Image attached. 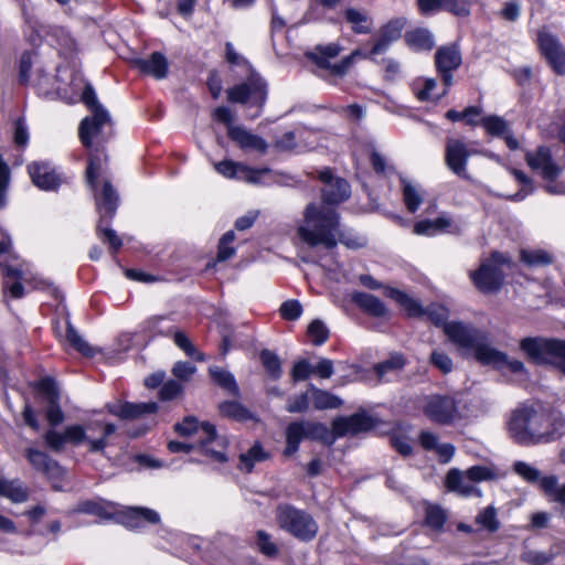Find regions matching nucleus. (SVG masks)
Here are the masks:
<instances>
[{
    "label": "nucleus",
    "instance_id": "f257e3e1",
    "mask_svg": "<svg viewBox=\"0 0 565 565\" xmlns=\"http://www.w3.org/2000/svg\"><path fill=\"white\" fill-rule=\"evenodd\" d=\"M339 215L334 209L308 204L303 212V222L298 227V236L311 247L322 245L328 249L337 246L338 241L349 248L365 245L363 237L340 233Z\"/></svg>",
    "mask_w": 565,
    "mask_h": 565
},
{
    "label": "nucleus",
    "instance_id": "f03ea898",
    "mask_svg": "<svg viewBox=\"0 0 565 565\" xmlns=\"http://www.w3.org/2000/svg\"><path fill=\"white\" fill-rule=\"evenodd\" d=\"M116 430L111 423L89 422L83 425H68L63 431L50 429L44 434L46 446L53 451H61L66 444L79 446L87 444L89 451H103L107 447V438Z\"/></svg>",
    "mask_w": 565,
    "mask_h": 565
},
{
    "label": "nucleus",
    "instance_id": "7ed1b4c3",
    "mask_svg": "<svg viewBox=\"0 0 565 565\" xmlns=\"http://www.w3.org/2000/svg\"><path fill=\"white\" fill-rule=\"evenodd\" d=\"M445 333L463 354L472 355L481 364L500 363L504 359L503 352L489 343L488 334L471 324L448 322Z\"/></svg>",
    "mask_w": 565,
    "mask_h": 565
},
{
    "label": "nucleus",
    "instance_id": "20e7f679",
    "mask_svg": "<svg viewBox=\"0 0 565 565\" xmlns=\"http://www.w3.org/2000/svg\"><path fill=\"white\" fill-rule=\"evenodd\" d=\"M550 423L547 413L533 407H521L513 412L508 427L511 438L519 445L531 446L548 443L546 424Z\"/></svg>",
    "mask_w": 565,
    "mask_h": 565
},
{
    "label": "nucleus",
    "instance_id": "39448f33",
    "mask_svg": "<svg viewBox=\"0 0 565 565\" xmlns=\"http://www.w3.org/2000/svg\"><path fill=\"white\" fill-rule=\"evenodd\" d=\"M341 51L342 47L335 43L318 45L311 52L307 53V57L313 63V72L319 77L331 84H337L339 79L347 75L358 57H366L361 50H354L342 60L334 61Z\"/></svg>",
    "mask_w": 565,
    "mask_h": 565
},
{
    "label": "nucleus",
    "instance_id": "423d86ee",
    "mask_svg": "<svg viewBox=\"0 0 565 565\" xmlns=\"http://www.w3.org/2000/svg\"><path fill=\"white\" fill-rule=\"evenodd\" d=\"M78 136L83 146L102 163L103 146L113 136V121L107 110H98L85 117L78 128Z\"/></svg>",
    "mask_w": 565,
    "mask_h": 565
},
{
    "label": "nucleus",
    "instance_id": "0eeeda50",
    "mask_svg": "<svg viewBox=\"0 0 565 565\" xmlns=\"http://www.w3.org/2000/svg\"><path fill=\"white\" fill-rule=\"evenodd\" d=\"M86 179L94 192L100 222L111 220L116 214L119 196L110 181L103 177L102 163H96L94 156H92L86 169Z\"/></svg>",
    "mask_w": 565,
    "mask_h": 565
},
{
    "label": "nucleus",
    "instance_id": "6e6552de",
    "mask_svg": "<svg viewBox=\"0 0 565 565\" xmlns=\"http://www.w3.org/2000/svg\"><path fill=\"white\" fill-rule=\"evenodd\" d=\"M174 428L181 436H198L203 451L214 461H226L225 449L227 443L223 437L217 436L213 424L206 422L200 424L195 417L190 416L178 423Z\"/></svg>",
    "mask_w": 565,
    "mask_h": 565
},
{
    "label": "nucleus",
    "instance_id": "1a4fd4ad",
    "mask_svg": "<svg viewBox=\"0 0 565 565\" xmlns=\"http://www.w3.org/2000/svg\"><path fill=\"white\" fill-rule=\"evenodd\" d=\"M527 166L546 181L545 190L551 194H564L565 184L555 182L565 170V163L554 160L550 148L541 146L525 153Z\"/></svg>",
    "mask_w": 565,
    "mask_h": 565
},
{
    "label": "nucleus",
    "instance_id": "9d476101",
    "mask_svg": "<svg viewBox=\"0 0 565 565\" xmlns=\"http://www.w3.org/2000/svg\"><path fill=\"white\" fill-rule=\"evenodd\" d=\"M521 350L537 364H553L565 375V341L547 338H524Z\"/></svg>",
    "mask_w": 565,
    "mask_h": 565
},
{
    "label": "nucleus",
    "instance_id": "9b49d317",
    "mask_svg": "<svg viewBox=\"0 0 565 565\" xmlns=\"http://www.w3.org/2000/svg\"><path fill=\"white\" fill-rule=\"evenodd\" d=\"M511 266V259L499 252H493L489 258L481 262L480 267L470 271L473 285L483 294L498 291L504 279V267Z\"/></svg>",
    "mask_w": 565,
    "mask_h": 565
},
{
    "label": "nucleus",
    "instance_id": "f8f14e48",
    "mask_svg": "<svg viewBox=\"0 0 565 565\" xmlns=\"http://www.w3.org/2000/svg\"><path fill=\"white\" fill-rule=\"evenodd\" d=\"M276 521L279 527L300 541H311L318 533V524L306 511L289 504H280L276 509Z\"/></svg>",
    "mask_w": 565,
    "mask_h": 565
},
{
    "label": "nucleus",
    "instance_id": "ddd939ff",
    "mask_svg": "<svg viewBox=\"0 0 565 565\" xmlns=\"http://www.w3.org/2000/svg\"><path fill=\"white\" fill-rule=\"evenodd\" d=\"M539 52L557 75H565V47L559 39L545 26L536 32Z\"/></svg>",
    "mask_w": 565,
    "mask_h": 565
},
{
    "label": "nucleus",
    "instance_id": "4468645a",
    "mask_svg": "<svg viewBox=\"0 0 565 565\" xmlns=\"http://www.w3.org/2000/svg\"><path fill=\"white\" fill-rule=\"evenodd\" d=\"M266 96L267 85L258 75H250L246 82L227 89V100L231 103H252L262 106Z\"/></svg>",
    "mask_w": 565,
    "mask_h": 565
},
{
    "label": "nucleus",
    "instance_id": "2eb2a0df",
    "mask_svg": "<svg viewBox=\"0 0 565 565\" xmlns=\"http://www.w3.org/2000/svg\"><path fill=\"white\" fill-rule=\"evenodd\" d=\"M461 63V52L456 44L444 45L436 51L435 66L445 85L443 95H445L452 85V73L460 67Z\"/></svg>",
    "mask_w": 565,
    "mask_h": 565
},
{
    "label": "nucleus",
    "instance_id": "dca6fc26",
    "mask_svg": "<svg viewBox=\"0 0 565 565\" xmlns=\"http://www.w3.org/2000/svg\"><path fill=\"white\" fill-rule=\"evenodd\" d=\"M472 151L467 145L457 138H448L445 147V162L448 169L456 175L469 180L470 175L467 171V163Z\"/></svg>",
    "mask_w": 565,
    "mask_h": 565
},
{
    "label": "nucleus",
    "instance_id": "f3484780",
    "mask_svg": "<svg viewBox=\"0 0 565 565\" xmlns=\"http://www.w3.org/2000/svg\"><path fill=\"white\" fill-rule=\"evenodd\" d=\"M217 173L227 179H237L248 183L258 184L270 171L267 168L254 169L233 160H223L214 163Z\"/></svg>",
    "mask_w": 565,
    "mask_h": 565
},
{
    "label": "nucleus",
    "instance_id": "a211bd4d",
    "mask_svg": "<svg viewBox=\"0 0 565 565\" xmlns=\"http://www.w3.org/2000/svg\"><path fill=\"white\" fill-rule=\"evenodd\" d=\"M375 427L373 417L365 413H356L348 417H339L332 424L333 434L338 437L356 435Z\"/></svg>",
    "mask_w": 565,
    "mask_h": 565
},
{
    "label": "nucleus",
    "instance_id": "6ab92c4d",
    "mask_svg": "<svg viewBox=\"0 0 565 565\" xmlns=\"http://www.w3.org/2000/svg\"><path fill=\"white\" fill-rule=\"evenodd\" d=\"M319 179L324 183L322 189L323 201L328 204H339L350 196V185L341 178H333L330 169H323Z\"/></svg>",
    "mask_w": 565,
    "mask_h": 565
},
{
    "label": "nucleus",
    "instance_id": "aec40b11",
    "mask_svg": "<svg viewBox=\"0 0 565 565\" xmlns=\"http://www.w3.org/2000/svg\"><path fill=\"white\" fill-rule=\"evenodd\" d=\"M107 411L121 419H137L147 415H152L158 411L154 402L148 403H129L116 401L106 405Z\"/></svg>",
    "mask_w": 565,
    "mask_h": 565
},
{
    "label": "nucleus",
    "instance_id": "412c9836",
    "mask_svg": "<svg viewBox=\"0 0 565 565\" xmlns=\"http://www.w3.org/2000/svg\"><path fill=\"white\" fill-rule=\"evenodd\" d=\"M424 412L433 422L439 424H449L457 415L455 401L447 396L430 397Z\"/></svg>",
    "mask_w": 565,
    "mask_h": 565
},
{
    "label": "nucleus",
    "instance_id": "4be33fe9",
    "mask_svg": "<svg viewBox=\"0 0 565 565\" xmlns=\"http://www.w3.org/2000/svg\"><path fill=\"white\" fill-rule=\"evenodd\" d=\"M33 183L42 190H55L61 184V178L49 162L34 161L28 166Z\"/></svg>",
    "mask_w": 565,
    "mask_h": 565
},
{
    "label": "nucleus",
    "instance_id": "5701e85b",
    "mask_svg": "<svg viewBox=\"0 0 565 565\" xmlns=\"http://www.w3.org/2000/svg\"><path fill=\"white\" fill-rule=\"evenodd\" d=\"M132 64L139 72L156 79H163L169 73L168 58L160 52H153L147 57L135 58Z\"/></svg>",
    "mask_w": 565,
    "mask_h": 565
},
{
    "label": "nucleus",
    "instance_id": "b1692460",
    "mask_svg": "<svg viewBox=\"0 0 565 565\" xmlns=\"http://www.w3.org/2000/svg\"><path fill=\"white\" fill-rule=\"evenodd\" d=\"M445 486L451 492L462 497H481V491L475 486L468 477L467 471L461 472L458 469H451L446 476Z\"/></svg>",
    "mask_w": 565,
    "mask_h": 565
},
{
    "label": "nucleus",
    "instance_id": "393cba45",
    "mask_svg": "<svg viewBox=\"0 0 565 565\" xmlns=\"http://www.w3.org/2000/svg\"><path fill=\"white\" fill-rule=\"evenodd\" d=\"M121 522L130 529H139L145 524H157L160 522V515L157 511L141 508L131 507L121 512Z\"/></svg>",
    "mask_w": 565,
    "mask_h": 565
},
{
    "label": "nucleus",
    "instance_id": "a878e982",
    "mask_svg": "<svg viewBox=\"0 0 565 565\" xmlns=\"http://www.w3.org/2000/svg\"><path fill=\"white\" fill-rule=\"evenodd\" d=\"M164 320L163 317H153L148 321L149 328L163 335H172L174 344L180 348L188 356H193L196 353L195 347L192 344L185 333L179 331L175 327H170L162 330L159 324Z\"/></svg>",
    "mask_w": 565,
    "mask_h": 565
},
{
    "label": "nucleus",
    "instance_id": "bb28decb",
    "mask_svg": "<svg viewBox=\"0 0 565 565\" xmlns=\"http://www.w3.org/2000/svg\"><path fill=\"white\" fill-rule=\"evenodd\" d=\"M228 137L242 149L266 152L267 142L259 136L252 134L242 126L230 127Z\"/></svg>",
    "mask_w": 565,
    "mask_h": 565
},
{
    "label": "nucleus",
    "instance_id": "cd10ccee",
    "mask_svg": "<svg viewBox=\"0 0 565 565\" xmlns=\"http://www.w3.org/2000/svg\"><path fill=\"white\" fill-rule=\"evenodd\" d=\"M25 456L30 465L38 471L46 476H57L61 472V467L53 460L47 454L34 449L28 448Z\"/></svg>",
    "mask_w": 565,
    "mask_h": 565
},
{
    "label": "nucleus",
    "instance_id": "c85d7f7f",
    "mask_svg": "<svg viewBox=\"0 0 565 565\" xmlns=\"http://www.w3.org/2000/svg\"><path fill=\"white\" fill-rule=\"evenodd\" d=\"M452 222L447 215H440L435 220H422L414 224V233L417 235L434 236L439 233L450 232Z\"/></svg>",
    "mask_w": 565,
    "mask_h": 565
},
{
    "label": "nucleus",
    "instance_id": "c756f323",
    "mask_svg": "<svg viewBox=\"0 0 565 565\" xmlns=\"http://www.w3.org/2000/svg\"><path fill=\"white\" fill-rule=\"evenodd\" d=\"M352 300L359 306V308L370 316L383 318L388 313L383 301L373 295L355 292L352 296Z\"/></svg>",
    "mask_w": 565,
    "mask_h": 565
},
{
    "label": "nucleus",
    "instance_id": "7c9ffc66",
    "mask_svg": "<svg viewBox=\"0 0 565 565\" xmlns=\"http://www.w3.org/2000/svg\"><path fill=\"white\" fill-rule=\"evenodd\" d=\"M419 440L420 445L426 450H435L439 457V461L443 463L449 462L455 454L454 445L448 443L439 444L437 436L431 433L423 431L419 436Z\"/></svg>",
    "mask_w": 565,
    "mask_h": 565
},
{
    "label": "nucleus",
    "instance_id": "2f4dec72",
    "mask_svg": "<svg viewBox=\"0 0 565 565\" xmlns=\"http://www.w3.org/2000/svg\"><path fill=\"white\" fill-rule=\"evenodd\" d=\"M385 295L393 299L409 317H422L425 315V309L420 303L407 294L395 288H386Z\"/></svg>",
    "mask_w": 565,
    "mask_h": 565
},
{
    "label": "nucleus",
    "instance_id": "473e14b6",
    "mask_svg": "<svg viewBox=\"0 0 565 565\" xmlns=\"http://www.w3.org/2000/svg\"><path fill=\"white\" fill-rule=\"evenodd\" d=\"M0 497L9 499L13 503H22L28 500L29 492L18 479L7 480L0 477Z\"/></svg>",
    "mask_w": 565,
    "mask_h": 565
},
{
    "label": "nucleus",
    "instance_id": "72a5a7b5",
    "mask_svg": "<svg viewBox=\"0 0 565 565\" xmlns=\"http://www.w3.org/2000/svg\"><path fill=\"white\" fill-rule=\"evenodd\" d=\"M405 42L415 51H429L435 45L433 34L426 29H415L406 32Z\"/></svg>",
    "mask_w": 565,
    "mask_h": 565
},
{
    "label": "nucleus",
    "instance_id": "f704fd0d",
    "mask_svg": "<svg viewBox=\"0 0 565 565\" xmlns=\"http://www.w3.org/2000/svg\"><path fill=\"white\" fill-rule=\"evenodd\" d=\"M520 259L529 267H541L552 264L554 256L546 249L523 248L520 250Z\"/></svg>",
    "mask_w": 565,
    "mask_h": 565
},
{
    "label": "nucleus",
    "instance_id": "c9c22d12",
    "mask_svg": "<svg viewBox=\"0 0 565 565\" xmlns=\"http://www.w3.org/2000/svg\"><path fill=\"white\" fill-rule=\"evenodd\" d=\"M344 18L352 25L354 33L366 34L372 29V20L365 11L349 8L344 11Z\"/></svg>",
    "mask_w": 565,
    "mask_h": 565
},
{
    "label": "nucleus",
    "instance_id": "e433bc0d",
    "mask_svg": "<svg viewBox=\"0 0 565 565\" xmlns=\"http://www.w3.org/2000/svg\"><path fill=\"white\" fill-rule=\"evenodd\" d=\"M541 490L553 502L565 505V482L558 484L555 476H545L541 480Z\"/></svg>",
    "mask_w": 565,
    "mask_h": 565
},
{
    "label": "nucleus",
    "instance_id": "4c0bfd02",
    "mask_svg": "<svg viewBox=\"0 0 565 565\" xmlns=\"http://www.w3.org/2000/svg\"><path fill=\"white\" fill-rule=\"evenodd\" d=\"M309 391L311 393L313 406L317 409H333L340 407L342 404V401L338 396L320 390L315 385H310Z\"/></svg>",
    "mask_w": 565,
    "mask_h": 565
},
{
    "label": "nucleus",
    "instance_id": "58836bf2",
    "mask_svg": "<svg viewBox=\"0 0 565 565\" xmlns=\"http://www.w3.org/2000/svg\"><path fill=\"white\" fill-rule=\"evenodd\" d=\"M218 411L222 416L237 422H246L254 418L253 414L237 402H223L218 405Z\"/></svg>",
    "mask_w": 565,
    "mask_h": 565
},
{
    "label": "nucleus",
    "instance_id": "ea45409f",
    "mask_svg": "<svg viewBox=\"0 0 565 565\" xmlns=\"http://www.w3.org/2000/svg\"><path fill=\"white\" fill-rule=\"evenodd\" d=\"M267 454L264 451L259 443H255L246 452L239 456V469L250 472L256 462L267 459Z\"/></svg>",
    "mask_w": 565,
    "mask_h": 565
},
{
    "label": "nucleus",
    "instance_id": "a19ab883",
    "mask_svg": "<svg viewBox=\"0 0 565 565\" xmlns=\"http://www.w3.org/2000/svg\"><path fill=\"white\" fill-rule=\"evenodd\" d=\"M402 190L403 200L407 210L411 213H415L423 202L422 191L417 186H415L414 184L404 179L402 180Z\"/></svg>",
    "mask_w": 565,
    "mask_h": 565
},
{
    "label": "nucleus",
    "instance_id": "79ce46f5",
    "mask_svg": "<svg viewBox=\"0 0 565 565\" xmlns=\"http://www.w3.org/2000/svg\"><path fill=\"white\" fill-rule=\"evenodd\" d=\"M210 374L220 386L227 390L231 394H233L234 396H237L239 394L236 381L230 372L218 367H211Z\"/></svg>",
    "mask_w": 565,
    "mask_h": 565
},
{
    "label": "nucleus",
    "instance_id": "37998d69",
    "mask_svg": "<svg viewBox=\"0 0 565 565\" xmlns=\"http://www.w3.org/2000/svg\"><path fill=\"white\" fill-rule=\"evenodd\" d=\"M476 523L488 532L493 533L498 531L500 522L497 516V510L493 507L484 508L476 516Z\"/></svg>",
    "mask_w": 565,
    "mask_h": 565
},
{
    "label": "nucleus",
    "instance_id": "c03bdc74",
    "mask_svg": "<svg viewBox=\"0 0 565 565\" xmlns=\"http://www.w3.org/2000/svg\"><path fill=\"white\" fill-rule=\"evenodd\" d=\"M405 360L402 354H392L390 359L376 364L374 371L383 380L388 373L399 371L404 367Z\"/></svg>",
    "mask_w": 565,
    "mask_h": 565
},
{
    "label": "nucleus",
    "instance_id": "a18cd8bd",
    "mask_svg": "<svg viewBox=\"0 0 565 565\" xmlns=\"http://www.w3.org/2000/svg\"><path fill=\"white\" fill-rule=\"evenodd\" d=\"M480 125L486 129V131L491 136H504L508 132V124L507 121L499 116H486L480 120Z\"/></svg>",
    "mask_w": 565,
    "mask_h": 565
},
{
    "label": "nucleus",
    "instance_id": "49530a36",
    "mask_svg": "<svg viewBox=\"0 0 565 565\" xmlns=\"http://www.w3.org/2000/svg\"><path fill=\"white\" fill-rule=\"evenodd\" d=\"M514 472L520 476L523 480L530 483H539L541 487V472L535 467L524 461H515L513 465Z\"/></svg>",
    "mask_w": 565,
    "mask_h": 565
},
{
    "label": "nucleus",
    "instance_id": "de8ad7c7",
    "mask_svg": "<svg viewBox=\"0 0 565 565\" xmlns=\"http://www.w3.org/2000/svg\"><path fill=\"white\" fill-rule=\"evenodd\" d=\"M550 423L546 424V433L548 435V443L553 441L565 434V416L561 413L547 414Z\"/></svg>",
    "mask_w": 565,
    "mask_h": 565
},
{
    "label": "nucleus",
    "instance_id": "09e8293b",
    "mask_svg": "<svg viewBox=\"0 0 565 565\" xmlns=\"http://www.w3.org/2000/svg\"><path fill=\"white\" fill-rule=\"evenodd\" d=\"M260 361L267 373L273 379H278L281 374V364L277 354L269 350H263L260 352Z\"/></svg>",
    "mask_w": 565,
    "mask_h": 565
},
{
    "label": "nucleus",
    "instance_id": "8fccbe9b",
    "mask_svg": "<svg viewBox=\"0 0 565 565\" xmlns=\"http://www.w3.org/2000/svg\"><path fill=\"white\" fill-rule=\"evenodd\" d=\"M446 520L447 514L440 507L430 504L426 508L425 522L429 527L434 530H440L444 526Z\"/></svg>",
    "mask_w": 565,
    "mask_h": 565
},
{
    "label": "nucleus",
    "instance_id": "3c124183",
    "mask_svg": "<svg viewBox=\"0 0 565 565\" xmlns=\"http://www.w3.org/2000/svg\"><path fill=\"white\" fill-rule=\"evenodd\" d=\"M10 179V168L0 153V209L7 205Z\"/></svg>",
    "mask_w": 565,
    "mask_h": 565
},
{
    "label": "nucleus",
    "instance_id": "603ef678",
    "mask_svg": "<svg viewBox=\"0 0 565 565\" xmlns=\"http://www.w3.org/2000/svg\"><path fill=\"white\" fill-rule=\"evenodd\" d=\"M67 342L83 355H92L93 349L90 345L77 333V331L71 326H67L66 330Z\"/></svg>",
    "mask_w": 565,
    "mask_h": 565
},
{
    "label": "nucleus",
    "instance_id": "864d4df0",
    "mask_svg": "<svg viewBox=\"0 0 565 565\" xmlns=\"http://www.w3.org/2000/svg\"><path fill=\"white\" fill-rule=\"evenodd\" d=\"M437 83L434 78L417 79L414 83L413 89L420 102L431 99V92L436 88Z\"/></svg>",
    "mask_w": 565,
    "mask_h": 565
},
{
    "label": "nucleus",
    "instance_id": "5fc2aeb1",
    "mask_svg": "<svg viewBox=\"0 0 565 565\" xmlns=\"http://www.w3.org/2000/svg\"><path fill=\"white\" fill-rule=\"evenodd\" d=\"M234 239L235 233L233 231H228L222 236L218 243L217 260L224 262L234 255L235 249L232 246Z\"/></svg>",
    "mask_w": 565,
    "mask_h": 565
},
{
    "label": "nucleus",
    "instance_id": "6e6d98bb",
    "mask_svg": "<svg viewBox=\"0 0 565 565\" xmlns=\"http://www.w3.org/2000/svg\"><path fill=\"white\" fill-rule=\"evenodd\" d=\"M308 337L315 345H321L327 341L329 331L320 320H315L308 327Z\"/></svg>",
    "mask_w": 565,
    "mask_h": 565
},
{
    "label": "nucleus",
    "instance_id": "4d7b16f0",
    "mask_svg": "<svg viewBox=\"0 0 565 565\" xmlns=\"http://www.w3.org/2000/svg\"><path fill=\"white\" fill-rule=\"evenodd\" d=\"M467 473L473 483L490 481L497 477L494 470L486 466H473L467 470Z\"/></svg>",
    "mask_w": 565,
    "mask_h": 565
},
{
    "label": "nucleus",
    "instance_id": "13d9d810",
    "mask_svg": "<svg viewBox=\"0 0 565 565\" xmlns=\"http://www.w3.org/2000/svg\"><path fill=\"white\" fill-rule=\"evenodd\" d=\"M97 234L104 243L109 244V247L113 249V252H117L122 245V242L117 233L111 228L103 227L102 223L97 227Z\"/></svg>",
    "mask_w": 565,
    "mask_h": 565
},
{
    "label": "nucleus",
    "instance_id": "bf43d9fd",
    "mask_svg": "<svg viewBox=\"0 0 565 565\" xmlns=\"http://www.w3.org/2000/svg\"><path fill=\"white\" fill-rule=\"evenodd\" d=\"M84 510L103 519H110L115 514V507L110 503L86 502Z\"/></svg>",
    "mask_w": 565,
    "mask_h": 565
},
{
    "label": "nucleus",
    "instance_id": "052dcab7",
    "mask_svg": "<svg viewBox=\"0 0 565 565\" xmlns=\"http://www.w3.org/2000/svg\"><path fill=\"white\" fill-rule=\"evenodd\" d=\"M38 390L44 395L47 402L58 401L57 386L54 380L45 377L39 381Z\"/></svg>",
    "mask_w": 565,
    "mask_h": 565
},
{
    "label": "nucleus",
    "instance_id": "680f3d73",
    "mask_svg": "<svg viewBox=\"0 0 565 565\" xmlns=\"http://www.w3.org/2000/svg\"><path fill=\"white\" fill-rule=\"evenodd\" d=\"M280 315L285 320H297L302 313V306L298 300H287L280 306Z\"/></svg>",
    "mask_w": 565,
    "mask_h": 565
},
{
    "label": "nucleus",
    "instance_id": "e2e57ef3",
    "mask_svg": "<svg viewBox=\"0 0 565 565\" xmlns=\"http://www.w3.org/2000/svg\"><path fill=\"white\" fill-rule=\"evenodd\" d=\"M257 546L259 551L267 556H276L278 553L277 546L270 540V535L265 531H258L256 534Z\"/></svg>",
    "mask_w": 565,
    "mask_h": 565
},
{
    "label": "nucleus",
    "instance_id": "0e129e2a",
    "mask_svg": "<svg viewBox=\"0 0 565 565\" xmlns=\"http://www.w3.org/2000/svg\"><path fill=\"white\" fill-rule=\"evenodd\" d=\"M471 3L469 0H444V10L456 15L466 17L470 13Z\"/></svg>",
    "mask_w": 565,
    "mask_h": 565
},
{
    "label": "nucleus",
    "instance_id": "69168bd1",
    "mask_svg": "<svg viewBox=\"0 0 565 565\" xmlns=\"http://www.w3.org/2000/svg\"><path fill=\"white\" fill-rule=\"evenodd\" d=\"M404 23L401 20H393L381 28L379 33L391 42H394L401 38Z\"/></svg>",
    "mask_w": 565,
    "mask_h": 565
},
{
    "label": "nucleus",
    "instance_id": "338daca9",
    "mask_svg": "<svg viewBox=\"0 0 565 565\" xmlns=\"http://www.w3.org/2000/svg\"><path fill=\"white\" fill-rule=\"evenodd\" d=\"M182 386L179 382L170 380L161 386L159 391V397L161 401H171L180 395Z\"/></svg>",
    "mask_w": 565,
    "mask_h": 565
},
{
    "label": "nucleus",
    "instance_id": "774afa93",
    "mask_svg": "<svg viewBox=\"0 0 565 565\" xmlns=\"http://www.w3.org/2000/svg\"><path fill=\"white\" fill-rule=\"evenodd\" d=\"M83 103L90 109L92 114L98 110H106L102 104H99L96 93L92 85H86L82 94Z\"/></svg>",
    "mask_w": 565,
    "mask_h": 565
}]
</instances>
